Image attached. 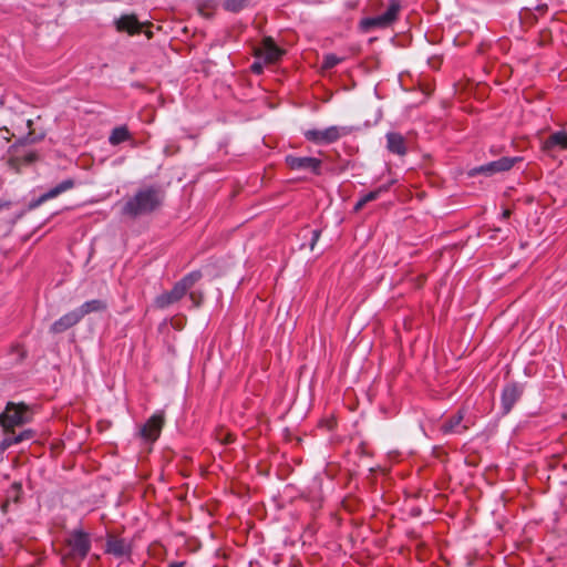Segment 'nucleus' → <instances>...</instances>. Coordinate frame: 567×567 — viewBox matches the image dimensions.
<instances>
[{
	"label": "nucleus",
	"mask_w": 567,
	"mask_h": 567,
	"mask_svg": "<svg viewBox=\"0 0 567 567\" xmlns=\"http://www.w3.org/2000/svg\"><path fill=\"white\" fill-rule=\"evenodd\" d=\"M392 184H393V182L383 184V185L379 186L378 188L367 193L361 198L364 200L365 204L377 200L381 196V194L389 190V188Z\"/></svg>",
	"instance_id": "obj_26"
},
{
	"label": "nucleus",
	"mask_w": 567,
	"mask_h": 567,
	"mask_svg": "<svg viewBox=\"0 0 567 567\" xmlns=\"http://www.w3.org/2000/svg\"><path fill=\"white\" fill-rule=\"evenodd\" d=\"M401 10L400 0H390L385 12L375 17L364 18L360 21L363 31H370L373 28H388L398 20Z\"/></svg>",
	"instance_id": "obj_5"
},
{
	"label": "nucleus",
	"mask_w": 567,
	"mask_h": 567,
	"mask_svg": "<svg viewBox=\"0 0 567 567\" xmlns=\"http://www.w3.org/2000/svg\"><path fill=\"white\" fill-rule=\"evenodd\" d=\"M264 68L262 65L259 63V62H254L252 65H251V71L255 73V74H260L262 72Z\"/></svg>",
	"instance_id": "obj_32"
},
{
	"label": "nucleus",
	"mask_w": 567,
	"mask_h": 567,
	"mask_svg": "<svg viewBox=\"0 0 567 567\" xmlns=\"http://www.w3.org/2000/svg\"><path fill=\"white\" fill-rule=\"evenodd\" d=\"M285 163L292 171H308L313 175H321L322 161L317 157L287 155Z\"/></svg>",
	"instance_id": "obj_8"
},
{
	"label": "nucleus",
	"mask_w": 567,
	"mask_h": 567,
	"mask_svg": "<svg viewBox=\"0 0 567 567\" xmlns=\"http://www.w3.org/2000/svg\"><path fill=\"white\" fill-rule=\"evenodd\" d=\"M106 553L116 557L130 556L132 547L124 538L110 537L106 542Z\"/></svg>",
	"instance_id": "obj_19"
},
{
	"label": "nucleus",
	"mask_w": 567,
	"mask_h": 567,
	"mask_svg": "<svg viewBox=\"0 0 567 567\" xmlns=\"http://www.w3.org/2000/svg\"><path fill=\"white\" fill-rule=\"evenodd\" d=\"M22 495V485L19 482H14L7 492V497L2 504V511L7 512L10 502L19 503Z\"/></svg>",
	"instance_id": "obj_24"
},
{
	"label": "nucleus",
	"mask_w": 567,
	"mask_h": 567,
	"mask_svg": "<svg viewBox=\"0 0 567 567\" xmlns=\"http://www.w3.org/2000/svg\"><path fill=\"white\" fill-rule=\"evenodd\" d=\"M465 410L458 409L453 415L449 416L440 425V431L443 434H461L470 429L468 424H463Z\"/></svg>",
	"instance_id": "obj_12"
},
{
	"label": "nucleus",
	"mask_w": 567,
	"mask_h": 567,
	"mask_svg": "<svg viewBox=\"0 0 567 567\" xmlns=\"http://www.w3.org/2000/svg\"><path fill=\"white\" fill-rule=\"evenodd\" d=\"M132 138V135L126 125L114 127L109 136L111 145H118Z\"/></svg>",
	"instance_id": "obj_22"
},
{
	"label": "nucleus",
	"mask_w": 567,
	"mask_h": 567,
	"mask_svg": "<svg viewBox=\"0 0 567 567\" xmlns=\"http://www.w3.org/2000/svg\"><path fill=\"white\" fill-rule=\"evenodd\" d=\"M186 293L176 282L169 291H165L155 298V306L165 309L171 305L179 301Z\"/></svg>",
	"instance_id": "obj_14"
},
{
	"label": "nucleus",
	"mask_w": 567,
	"mask_h": 567,
	"mask_svg": "<svg viewBox=\"0 0 567 567\" xmlns=\"http://www.w3.org/2000/svg\"><path fill=\"white\" fill-rule=\"evenodd\" d=\"M13 350L19 352V359H18V361H20V362H21V361L25 358L27 352L23 350V348H22L21 346H16V347H13Z\"/></svg>",
	"instance_id": "obj_31"
},
{
	"label": "nucleus",
	"mask_w": 567,
	"mask_h": 567,
	"mask_svg": "<svg viewBox=\"0 0 567 567\" xmlns=\"http://www.w3.org/2000/svg\"><path fill=\"white\" fill-rule=\"evenodd\" d=\"M525 383L512 381L504 385L501 393V413L507 415L525 392Z\"/></svg>",
	"instance_id": "obj_7"
},
{
	"label": "nucleus",
	"mask_w": 567,
	"mask_h": 567,
	"mask_svg": "<svg viewBox=\"0 0 567 567\" xmlns=\"http://www.w3.org/2000/svg\"><path fill=\"white\" fill-rule=\"evenodd\" d=\"M364 205H365L364 200H363L362 198H360V199L355 203V205H354V207H353V212H354V213L360 212V210L364 207Z\"/></svg>",
	"instance_id": "obj_33"
},
{
	"label": "nucleus",
	"mask_w": 567,
	"mask_h": 567,
	"mask_svg": "<svg viewBox=\"0 0 567 567\" xmlns=\"http://www.w3.org/2000/svg\"><path fill=\"white\" fill-rule=\"evenodd\" d=\"M10 205H11V203H10V202H7V200H2V199H0V212H1V210H3V209H6V208H9V207H10Z\"/></svg>",
	"instance_id": "obj_34"
},
{
	"label": "nucleus",
	"mask_w": 567,
	"mask_h": 567,
	"mask_svg": "<svg viewBox=\"0 0 567 567\" xmlns=\"http://www.w3.org/2000/svg\"><path fill=\"white\" fill-rule=\"evenodd\" d=\"M352 133V127L332 125L324 130H307L303 136L307 141L317 145H328Z\"/></svg>",
	"instance_id": "obj_3"
},
{
	"label": "nucleus",
	"mask_w": 567,
	"mask_h": 567,
	"mask_svg": "<svg viewBox=\"0 0 567 567\" xmlns=\"http://www.w3.org/2000/svg\"><path fill=\"white\" fill-rule=\"evenodd\" d=\"M556 150H567V133L565 131L550 134L543 143V151L546 153H551Z\"/></svg>",
	"instance_id": "obj_16"
},
{
	"label": "nucleus",
	"mask_w": 567,
	"mask_h": 567,
	"mask_svg": "<svg viewBox=\"0 0 567 567\" xmlns=\"http://www.w3.org/2000/svg\"><path fill=\"white\" fill-rule=\"evenodd\" d=\"M164 413L156 412L154 413L140 429V436L150 443L155 442L163 429L164 425Z\"/></svg>",
	"instance_id": "obj_9"
},
{
	"label": "nucleus",
	"mask_w": 567,
	"mask_h": 567,
	"mask_svg": "<svg viewBox=\"0 0 567 567\" xmlns=\"http://www.w3.org/2000/svg\"><path fill=\"white\" fill-rule=\"evenodd\" d=\"M66 544L70 548L69 557L80 560L86 558L92 547L90 534L80 528L71 532Z\"/></svg>",
	"instance_id": "obj_6"
},
{
	"label": "nucleus",
	"mask_w": 567,
	"mask_h": 567,
	"mask_svg": "<svg viewBox=\"0 0 567 567\" xmlns=\"http://www.w3.org/2000/svg\"><path fill=\"white\" fill-rule=\"evenodd\" d=\"M35 435V432L33 430H24L22 431L21 433H19L18 435H16V433H10V434H7L6 437L3 439L2 443H1V447L4 450V449H8L10 447L11 445H14V444H19L23 441H27V440H31L33 439Z\"/></svg>",
	"instance_id": "obj_21"
},
{
	"label": "nucleus",
	"mask_w": 567,
	"mask_h": 567,
	"mask_svg": "<svg viewBox=\"0 0 567 567\" xmlns=\"http://www.w3.org/2000/svg\"><path fill=\"white\" fill-rule=\"evenodd\" d=\"M189 298L193 300L195 307H198L200 305L202 295H197L196 292H190Z\"/></svg>",
	"instance_id": "obj_30"
},
{
	"label": "nucleus",
	"mask_w": 567,
	"mask_h": 567,
	"mask_svg": "<svg viewBox=\"0 0 567 567\" xmlns=\"http://www.w3.org/2000/svg\"><path fill=\"white\" fill-rule=\"evenodd\" d=\"M511 214H512V213H511V210H509V209H505V210L502 213V217H503L504 219H507V218H509Z\"/></svg>",
	"instance_id": "obj_36"
},
{
	"label": "nucleus",
	"mask_w": 567,
	"mask_h": 567,
	"mask_svg": "<svg viewBox=\"0 0 567 567\" xmlns=\"http://www.w3.org/2000/svg\"><path fill=\"white\" fill-rule=\"evenodd\" d=\"M32 125H33V121L32 120H28L27 121V126L30 130L29 133L25 136L20 137L16 143H13L9 147V150H8V154H9L8 164H13L14 162L19 161V148L21 146H24V145H28V144H34V143H38V142H40V141H42L44 138V134L43 133L35 134V132L32 131V128H31Z\"/></svg>",
	"instance_id": "obj_10"
},
{
	"label": "nucleus",
	"mask_w": 567,
	"mask_h": 567,
	"mask_svg": "<svg viewBox=\"0 0 567 567\" xmlns=\"http://www.w3.org/2000/svg\"><path fill=\"white\" fill-rule=\"evenodd\" d=\"M80 321L81 319L75 312V310H72L62 316L61 318H59L58 320H55L50 327V332L53 334L62 333L78 324Z\"/></svg>",
	"instance_id": "obj_15"
},
{
	"label": "nucleus",
	"mask_w": 567,
	"mask_h": 567,
	"mask_svg": "<svg viewBox=\"0 0 567 567\" xmlns=\"http://www.w3.org/2000/svg\"><path fill=\"white\" fill-rule=\"evenodd\" d=\"M522 161H523V157H520V156H514V157L504 156L496 161L471 168L467 172V175H468V177H475L477 175H484L486 177H491L495 174L511 171L515 166V164H517Z\"/></svg>",
	"instance_id": "obj_4"
},
{
	"label": "nucleus",
	"mask_w": 567,
	"mask_h": 567,
	"mask_svg": "<svg viewBox=\"0 0 567 567\" xmlns=\"http://www.w3.org/2000/svg\"><path fill=\"white\" fill-rule=\"evenodd\" d=\"M342 60V58H339L333 53L326 54L322 61V69L330 70L338 65Z\"/></svg>",
	"instance_id": "obj_28"
},
{
	"label": "nucleus",
	"mask_w": 567,
	"mask_h": 567,
	"mask_svg": "<svg viewBox=\"0 0 567 567\" xmlns=\"http://www.w3.org/2000/svg\"><path fill=\"white\" fill-rule=\"evenodd\" d=\"M39 159V155L37 152H29L25 155H19V161L13 164H9L11 167H18L20 164L29 165Z\"/></svg>",
	"instance_id": "obj_27"
},
{
	"label": "nucleus",
	"mask_w": 567,
	"mask_h": 567,
	"mask_svg": "<svg viewBox=\"0 0 567 567\" xmlns=\"http://www.w3.org/2000/svg\"><path fill=\"white\" fill-rule=\"evenodd\" d=\"M255 54L259 58L262 56L266 63H275L281 59L285 50L280 49L271 37H265Z\"/></svg>",
	"instance_id": "obj_11"
},
{
	"label": "nucleus",
	"mask_w": 567,
	"mask_h": 567,
	"mask_svg": "<svg viewBox=\"0 0 567 567\" xmlns=\"http://www.w3.org/2000/svg\"><path fill=\"white\" fill-rule=\"evenodd\" d=\"M250 0H224L223 8L233 13L240 12L248 7Z\"/></svg>",
	"instance_id": "obj_25"
},
{
	"label": "nucleus",
	"mask_w": 567,
	"mask_h": 567,
	"mask_svg": "<svg viewBox=\"0 0 567 567\" xmlns=\"http://www.w3.org/2000/svg\"><path fill=\"white\" fill-rule=\"evenodd\" d=\"M107 309L106 301L102 299H92L89 301H85L83 305H81L79 308L74 309L80 319L82 320L86 315H90L92 312H102Z\"/></svg>",
	"instance_id": "obj_20"
},
{
	"label": "nucleus",
	"mask_w": 567,
	"mask_h": 567,
	"mask_svg": "<svg viewBox=\"0 0 567 567\" xmlns=\"http://www.w3.org/2000/svg\"><path fill=\"white\" fill-rule=\"evenodd\" d=\"M184 566H185L184 561H175V563H172L168 565V567H184Z\"/></svg>",
	"instance_id": "obj_35"
},
{
	"label": "nucleus",
	"mask_w": 567,
	"mask_h": 567,
	"mask_svg": "<svg viewBox=\"0 0 567 567\" xmlns=\"http://www.w3.org/2000/svg\"><path fill=\"white\" fill-rule=\"evenodd\" d=\"M166 198L165 189L157 184L138 188L121 206V215L130 219L150 216L161 210Z\"/></svg>",
	"instance_id": "obj_1"
},
{
	"label": "nucleus",
	"mask_w": 567,
	"mask_h": 567,
	"mask_svg": "<svg viewBox=\"0 0 567 567\" xmlns=\"http://www.w3.org/2000/svg\"><path fill=\"white\" fill-rule=\"evenodd\" d=\"M28 411L29 408L24 403H7L4 411L0 413V425L6 435L13 433L16 426H21L29 422Z\"/></svg>",
	"instance_id": "obj_2"
},
{
	"label": "nucleus",
	"mask_w": 567,
	"mask_h": 567,
	"mask_svg": "<svg viewBox=\"0 0 567 567\" xmlns=\"http://www.w3.org/2000/svg\"><path fill=\"white\" fill-rule=\"evenodd\" d=\"M10 138H11L10 136H6V137H4V140H6L7 142H9V141H10Z\"/></svg>",
	"instance_id": "obj_37"
},
{
	"label": "nucleus",
	"mask_w": 567,
	"mask_h": 567,
	"mask_svg": "<svg viewBox=\"0 0 567 567\" xmlns=\"http://www.w3.org/2000/svg\"><path fill=\"white\" fill-rule=\"evenodd\" d=\"M118 32H127L128 34H137L141 32V23L135 14H123L115 21Z\"/></svg>",
	"instance_id": "obj_18"
},
{
	"label": "nucleus",
	"mask_w": 567,
	"mask_h": 567,
	"mask_svg": "<svg viewBox=\"0 0 567 567\" xmlns=\"http://www.w3.org/2000/svg\"><path fill=\"white\" fill-rule=\"evenodd\" d=\"M320 235H321V230L320 229L311 230V240H310V244H309L311 250H313L315 245L317 244V241L320 238Z\"/></svg>",
	"instance_id": "obj_29"
},
{
	"label": "nucleus",
	"mask_w": 567,
	"mask_h": 567,
	"mask_svg": "<svg viewBox=\"0 0 567 567\" xmlns=\"http://www.w3.org/2000/svg\"><path fill=\"white\" fill-rule=\"evenodd\" d=\"M202 278L203 272L200 270H193L185 275L181 280H178L177 284L184 290V292L187 293V291L192 289Z\"/></svg>",
	"instance_id": "obj_23"
},
{
	"label": "nucleus",
	"mask_w": 567,
	"mask_h": 567,
	"mask_svg": "<svg viewBox=\"0 0 567 567\" xmlns=\"http://www.w3.org/2000/svg\"><path fill=\"white\" fill-rule=\"evenodd\" d=\"M74 186H75V181L73 178H66V179L62 181L61 183H59L56 186H54V187L50 188L49 190H47L45 193H43L38 199H35L34 202H32L30 204V207L31 208L38 207L42 203H44L49 199H52L54 197H58L60 194L72 189Z\"/></svg>",
	"instance_id": "obj_13"
},
{
	"label": "nucleus",
	"mask_w": 567,
	"mask_h": 567,
	"mask_svg": "<svg viewBox=\"0 0 567 567\" xmlns=\"http://www.w3.org/2000/svg\"><path fill=\"white\" fill-rule=\"evenodd\" d=\"M386 137V148L390 153L403 156L408 153L405 137L396 132H389Z\"/></svg>",
	"instance_id": "obj_17"
}]
</instances>
